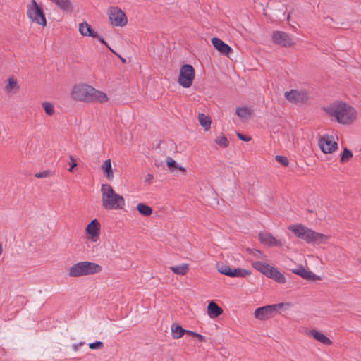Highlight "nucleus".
<instances>
[{
  "label": "nucleus",
  "instance_id": "obj_23",
  "mask_svg": "<svg viewBox=\"0 0 361 361\" xmlns=\"http://www.w3.org/2000/svg\"><path fill=\"white\" fill-rule=\"evenodd\" d=\"M269 278H271L276 281V282L279 283H285L286 280V277L283 274L279 272L277 269L274 268V267L270 270V273L268 276Z\"/></svg>",
  "mask_w": 361,
  "mask_h": 361
},
{
  "label": "nucleus",
  "instance_id": "obj_13",
  "mask_svg": "<svg viewBox=\"0 0 361 361\" xmlns=\"http://www.w3.org/2000/svg\"><path fill=\"white\" fill-rule=\"evenodd\" d=\"M321 150L325 153H331L337 148V143L328 135L324 136L319 141Z\"/></svg>",
  "mask_w": 361,
  "mask_h": 361
},
{
  "label": "nucleus",
  "instance_id": "obj_2",
  "mask_svg": "<svg viewBox=\"0 0 361 361\" xmlns=\"http://www.w3.org/2000/svg\"><path fill=\"white\" fill-rule=\"evenodd\" d=\"M326 112L342 124H350L356 118L355 110L345 103H334L325 109Z\"/></svg>",
  "mask_w": 361,
  "mask_h": 361
},
{
  "label": "nucleus",
  "instance_id": "obj_14",
  "mask_svg": "<svg viewBox=\"0 0 361 361\" xmlns=\"http://www.w3.org/2000/svg\"><path fill=\"white\" fill-rule=\"evenodd\" d=\"M100 231V224L97 219L92 220L87 226L86 232L89 235L90 239L92 241H97Z\"/></svg>",
  "mask_w": 361,
  "mask_h": 361
},
{
  "label": "nucleus",
  "instance_id": "obj_32",
  "mask_svg": "<svg viewBox=\"0 0 361 361\" xmlns=\"http://www.w3.org/2000/svg\"><path fill=\"white\" fill-rule=\"evenodd\" d=\"M236 114L240 118H247L250 116L251 111L247 107H238L236 109Z\"/></svg>",
  "mask_w": 361,
  "mask_h": 361
},
{
  "label": "nucleus",
  "instance_id": "obj_19",
  "mask_svg": "<svg viewBox=\"0 0 361 361\" xmlns=\"http://www.w3.org/2000/svg\"><path fill=\"white\" fill-rule=\"evenodd\" d=\"M309 334L313 336L314 339L317 340L318 341L321 342L323 344L329 345H331L332 343L331 341L323 333L318 331L315 329L310 330L309 331Z\"/></svg>",
  "mask_w": 361,
  "mask_h": 361
},
{
  "label": "nucleus",
  "instance_id": "obj_18",
  "mask_svg": "<svg viewBox=\"0 0 361 361\" xmlns=\"http://www.w3.org/2000/svg\"><path fill=\"white\" fill-rule=\"evenodd\" d=\"M79 32L82 36L98 37L97 32L93 30L91 25L85 21L79 24Z\"/></svg>",
  "mask_w": 361,
  "mask_h": 361
},
{
  "label": "nucleus",
  "instance_id": "obj_29",
  "mask_svg": "<svg viewBox=\"0 0 361 361\" xmlns=\"http://www.w3.org/2000/svg\"><path fill=\"white\" fill-rule=\"evenodd\" d=\"M137 209L143 216H149L152 214V209L143 203H139L137 205Z\"/></svg>",
  "mask_w": 361,
  "mask_h": 361
},
{
  "label": "nucleus",
  "instance_id": "obj_38",
  "mask_svg": "<svg viewBox=\"0 0 361 361\" xmlns=\"http://www.w3.org/2000/svg\"><path fill=\"white\" fill-rule=\"evenodd\" d=\"M90 349H102L104 347V343L102 341H96L89 344Z\"/></svg>",
  "mask_w": 361,
  "mask_h": 361
},
{
  "label": "nucleus",
  "instance_id": "obj_45",
  "mask_svg": "<svg viewBox=\"0 0 361 361\" xmlns=\"http://www.w3.org/2000/svg\"><path fill=\"white\" fill-rule=\"evenodd\" d=\"M185 334L191 335V336H195V337L196 335H197V333L192 331H189V330H185Z\"/></svg>",
  "mask_w": 361,
  "mask_h": 361
},
{
  "label": "nucleus",
  "instance_id": "obj_35",
  "mask_svg": "<svg viewBox=\"0 0 361 361\" xmlns=\"http://www.w3.org/2000/svg\"><path fill=\"white\" fill-rule=\"evenodd\" d=\"M215 142L221 147H226L228 145V139L225 135L216 137L215 140Z\"/></svg>",
  "mask_w": 361,
  "mask_h": 361
},
{
  "label": "nucleus",
  "instance_id": "obj_41",
  "mask_svg": "<svg viewBox=\"0 0 361 361\" xmlns=\"http://www.w3.org/2000/svg\"><path fill=\"white\" fill-rule=\"evenodd\" d=\"M237 136L240 140H241L243 141L248 142L251 140L250 137L245 136L240 133H237Z\"/></svg>",
  "mask_w": 361,
  "mask_h": 361
},
{
  "label": "nucleus",
  "instance_id": "obj_43",
  "mask_svg": "<svg viewBox=\"0 0 361 361\" xmlns=\"http://www.w3.org/2000/svg\"><path fill=\"white\" fill-rule=\"evenodd\" d=\"M97 38L98 39V40H99L101 43H102V44H105V45H106V47H108V48H109V49L112 52H114V51H113V50H112V49L109 47V45L107 44V43L106 42V41L104 39V38H103V37H99V36L98 35V37H97Z\"/></svg>",
  "mask_w": 361,
  "mask_h": 361
},
{
  "label": "nucleus",
  "instance_id": "obj_39",
  "mask_svg": "<svg viewBox=\"0 0 361 361\" xmlns=\"http://www.w3.org/2000/svg\"><path fill=\"white\" fill-rule=\"evenodd\" d=\"M69 158H70V160H71V163H70V168L68 169V171L70 172H72L73 168L77 166V161H76L75 159H74L72 155H70Z\"/></svg>",
  "mask_w": 361,
  "mask_h": 361
},
{
  "label": "nucleus",
  "instance_id": "obj_31",
  "mask_svg": "<svg viewBox=\"0 0 361 361\" xmlns=\"http://www.w3.org/2000/svg\"><path fill=\"white\" fill-rule=\"evenodd\" d=\"M250 274V271L247 269L241 268L233 269L232 275L231 277H245Z\"/></svg>",
  "mask_w": 361,
  "mask_h": 361
},
{
  "label": "nucleus",
  "instance_id": "obj_20",
  "mask_svg": "<svg viewBox=\"0 0 361 361\" xmlns=\"http://www.w3.org/2000/svg\"><path fill=\"white\" fill-rule=\"evenodd\" d=\"M207 313L210 318H216L223 313V310L214 302H210L207 306Z\"/></svg>",
  "mask_w": 361,
  "mask_h": 361
},
{
  "label": "nucleus",
  "instance_id": "obj_16",
  "mask_svg": "<svg viewBox=\"0 0 361 361\" xmlns=\"http://www.w3.org/2000/svg\"><path fill=\"white\" fill-rule=\"evenodd\" d=\"M293 273L299 275L302 278L311 281H316L319 279V277L312 273L310 271L305 269L303 266H300L299 267L294 269L292 270Z\"/></svg>",
  "mask_w": 361,
  "mask_h": 361
},
{
  "label": "nucleus",
  "instance_id": "obj_1",
  "mask_svg": "<svg viewBox=\"0 0 361 361\" xmlns=\"http://www.w3.org/2000/svg\"><path fill=\"white\" fill-rule=\"evenodd\" d=\"M72 97L78 101L100 103L106 102L109 99L107 95L93 87L87 84H79L73 87Z\"/></svg>",
  "mask_w": 361,
  "mask_h": 361
},
{
  "label": "nucleus",
  "instance_id": "obj_21",
  "mask_svg": "<svg viewBox=\"0 0 361 361\" xmlns=\"http://www.w3.org/2000/svg\"><path fill=\"white\" fill-rule=\"evenodd\" d=\"M55 4L59 8L65 12H71L73 11V5L70 0H50Z\"/></svg>",
  "mask_w": 361,
  "mask_h": 361
},
{
  "label": "nucleus",
  "instance_id": "obj_37",
  "mask_svg": "<svg viewBox=\"0 0 361 361\" xmlns=\"http://www.w3.org/2000/svg\"><path fill=\"white\" fill-rule=\"evenodd\" d=\"M276 160L281 164L283 166H287L288 164V160L287 157L284 156L277 155L275 157Z\"/></svg>",
  "mask_w": 361,
  "mask_h": 361
},
{
  "label": "nucleus",
  "instance_id": "obj_26",
  "mask_svg": "<svg viewBox=\"0 0 361 361\" xmlns=\"http://www.w3.org/2000/svg\"><path fill=\"white\" fill-rule=\"evenodd\" d=\"M198 121L200 124L205 130H208L210 128L211 119L208 116H206L204 114H199Z\"/></svg>",
  "mask_w": 361,
  "mask_h": 361
},
{
  "label": "nucleus",
  "instance_id": "obj_8",
  "mask_svg": "<svg viewBox=\"0 0 361 361\" xmlns=\"http://www.w3.org/2000/svg\"><path fill=\"white\" fill-rule=\"evenodd\" d=\"M195 78V69L189 64L183 65L180 69V75L178 77V83L185 88L190 87Z\"/></svg>",
  "mask_w": 361,
  "mask_h": 361
},
{
  "label": "nucleus",
  "instance_id": "obj_34",
  "mask_svg": "<svg viewBox=\"0 0 361 361\" xmlns=\"http://www.w3.org/2000/svg\"><path fill=\"white\" fill-rule=\"evenodd\" d=\"M42 105L47 115L52 116L54 114V106L51 103L49 102H42Z\"/></svg>",
  "mask_w": 361,
  "mask_h": 361
},
{
  "label": "nucleus",
  "instance_id": "obj_46",
  "mask_svg": "<svg viewBox=\"0 0 361 361\" xmlns=\"http://www.w3.org/2000/svg\"><path fill=\"white\" fill-rule=\"evenodd\" d=\"M3 251H4V249H3V245H2V243L0 242V256L2 255Z\"/></svg>",
  "mask_w": 361,
  "mask_h": 361
},
{
  "label": "nucleus",
  "instance_id": "obj_25",
  "mask_svg": "<svg viewBox=\"0 0 361 361\" xmlns=\"http://www.w3.org/2000/svg\"><path fill=\"white\" fill-rule=\"evenodd\" d=\"M185 329L177 324H173L171 326V334L173 338H180L185 334Z\"/></svg>",
  "mask_w": 361,
  "mask_h": 361
},
{
  "label": "nucleus",
  "instance_id": "obj_47",
  "mask_svg": "<svg viewBox=\"0 0 361 361\" xmlns=\"http://www.w3.org/2000/svg\"><path fill=\"white\" fill-rule=\"evenodd\" d=\"M74 348H75V350H77V346H76V345H75V346H74Z\"/></svg>",
  "mask_w": 361,
  "mask_h": 361
},
{
  "label": "nucleus",
  "instance_id": "obj_12",
  "mask_svg": "<svg viewBox=\"0 0 361 361\" xmlns=\"http://www.w3.org/2000/svg\"><path fill=\"white\" fill-rule=\"evenodd\" d=\"M273 41L281 47H290L293 42L290 35L282 31H276L272 35Z\"/></svg>",
  "mask_w": 361,
  "mask_h": 361
},
{
  "label": "nucleus",
  "instance_id": "obj_22",
  "mask_svg": "<svg viewBox=\"0 0 361 361\" xmlns=\"http://www.w3.org/2000/svg\"><path fill=\"white\" fill-rule=\"evenodd\" d=\"M20 89V85L18 82L17 79L13 76H11L8 78V83L6 85V90L9 93H16Z\"/></svg>",
  "mask_w": 361,
  "mask_h": 361
},
{
  "label": "nucleus",
  "instance_id": "obj_40",
  "mask_svg": "<svg viewBox=\"0 0 361 361\" xmlns=\"http://www.w3.org/2000/svg\"><path fill=\"white\" fill-rule=\"evenodd\" d=\"M50 172L49 171H44L39 173H35V176L37 178H43L49 176Z\"/></svg>",
  "mask_w": 361,
  "mask_h": 361
},
{
  "label": "nucleus",
  "instance_id": "obj_33",
  "mask_svg": "<svg viewBox=\"0 0 361 361\" xmlns=\"http://www.w3.org/2000/svg\"><path fill=\"white\" fill-rule=\"evenodd\" d=\"M247 252L257 259H265L267 258V256L259 250L247 248Z\"/></svg>",
  "mask_w": 361,
  "mask_h": 361
},
{
  "label": "nucleus",
  "instance_id": "obj_7",
  "mask_svg": "<svg viewBox=\"0 0 361 361\" xmlns=\"http://www.w3.org/2000/svg\"><path fill=\"white\" fill-rule=\"evenodd\" d=\"M27 15L28 18L34 23L45 27L47 20L42 8L37 4L35 0H32L27 5Z\"/></svg>",
  "mask_w": 361,
  "mask_h": 361
},
{
  "label": "nucleus",
  "instance_id": "obj_10",
  "mask_svg": "<svg viewBox=\"0 0 361 361\" xmlns=\"http://www.w3.org/2000/svg\"><path fill=\"white\" fill-rule=\"evenodd\" d=\"M284 96L288 101L294 104L304 103L309 98L307 92L297 90L286 92Z\"/></svg>",
  "mask_w": 361,
  "mask_h": 361
},
{
  "label": "nucleus",
  "instance_id": "obj_3",
  "mask_svg": "<svg viewBox=\"0 0 361 361\" xmlns=\"http://www.w3.org/2000/svg\"><path fill=\"white\" fill-rule=\"evenodd\" d=\"M101 195L102 206L106 210L123 209L125 206L124 198L122 195L116 193L109 184H102Z\"/></svg>",
  "mask_w": 361,
  "mask_h": 361
},
{
  "label": "nucleus",
  "instance_id": "obj_42",
  "mask_svg": "<svg viewBox=\"0 0 361 361\" xmlns=\"http://www.w3.org/2000/svg\"><path fill=\"white\" fill-rule=\"evenodd\" d=\"M154 179V176L151 173H148L145 178V183L150 184Z\"/></svg>",
  "mask_w": 361,
  "mask_h": 361
},
{
  "label": "nucleus",
  "instance_id": "obj_36",
  "mask_svg": "<svg viewBox=\"0 0 361 361\" xmlns=\"http://www.w3.org/2000/svg\"><path fill=\"white\" fill-rule=\"evenodd\" d=\"M352 157H353L352 152L350 150H349L348 149L345 148L343 150V153L342 154L341 159V161L345 162L347 160H348L350 158H351Z\"/></svg>",
  "mask_w": 361,
  "mask_h": 361
},
{
  "label": "nucleus",
  "instance_id": "obj_5",
  "mask_svg": "<svg viewBox=\"0 0 361 361\" xmlns=\"http://www.w3.org/2000/svg\"><path fill=\"white\" fill-rule=\"evenodd\" d=\"M101 265L88 261L80 262L72 265L68 270L71 277H81L94 275L102 271Z\"/></svg>",
  "mask_w": 361,
  "mask_h": 361
},
{
  "label": "nucleus",
  "instance_id": "obj_30",
  "mask_svg": "<svg viewBox=\"0 0 361 361\" xmlns=\"http://www.w3.org/2000/svg\"><path fill=\"white\" fill-rule=\"evenodd\" d=\"M217 270L219 273L224 274L227 276H231L233 269H231L228 265L224 264H217Z\"/></svg>",
  "mask_w": 361,
  "mask_h": 361
},
{
  "label": "nucleus",
  "instance_id": "obj_11",
  "mask_svg": "<svg viewBox=\"0 0 361 361\" xmlns=\"http://www.w3.org/2000/svg\"><path fill=\"white\" fill-rule=\"evenodd\" d=\"M259 241L268 247H282L285 242L281 239H276L271 233L261 232L258 235Z\"/></svg>",
  "mask_w": 361,
  "mask_h": 361
},
{
  "label": "nucleus",
  "instance_id": "obj_24",
  "mask_svg": "<svg viewBox=\"0 0 361 361\" xmlns=\"http://www.w3.org/2000/svg\"><path fill=\"white\" fill-rule=\"evenodd\" d=\"M102 169L109 180H112L114 178V173L111 167V159H109L104 161L102 166Z\"/></svg>",
  "mask_w": 361,
  "mask_h": 361
},
{
  "label": "nucleus",
  "instance_id": "obj_17",
  "mask_svg": "<svg viewBox=\"0 0 361 361\" xmlns=\"http://www.w3.org/2000/svg\"><path fill=\"white\" fill-rule=\"evenodd\" d=\"M252 266L258 271L261 272L264 275L268 277L270 270L272 269V266L269 265L267 262L261 261H252Z\"/></svg>",
  "mask_w": 361,
  "mask_h": 361
},
{
  "label": "nucleus",
  "instance_id": "obj_15",
  "mask_svg": "<svg viewBox=\"0 0 361 361\" xmlns=\"http://www.w3.org/2000/svg\"><path fill=\"white\" fill-rule=\"evenodd\" d=\"M213 46L222 54L228 56L233 52L232 48L224 42L221 39L217 37L212 39Z\"/></svg>",
  "mask_w": 361,
  "mask_h": 361
},
{
  "label": "nucleus",
  "instance_id": "obj_4",
  "mask_svg": "<svg viewBox=\"0 0 361 361\" xmlns=\"http://www.w3.org/2000/svg\"><path fill=\"white\" fill-rule=\"evenodd\" d=\"M288 230L292 231L295 236L305 240L307 243H324L328 239V236L312 231V229L302 225L295 224L288 227Z\"/></svg>",
  "mask_w": 361,
  "mask_h": 361
},
{
  "label": "nucleus",
  "instance_id": "obj_6",
  "mask_svg": "<svg viewBox=\"0 0 361 361\" xmlns=\"http://www.w3.org/2000/svg\"><path fill=\"white\" fill-rule=\"evenodd\" d=\"M290 303L281 302L261 307L255 310V317L259 320H267L279 314V310L283 307H290Z\"/></svg>",
  "mask_w": 361,
  "mask_h": 361
},
{
  "label": "nucleus",
  "instance_id": "obj_28",
  "mask_svg": "<svg viewBox=\"0 0 361 361\" xmlns=\"http://www.w3.org/2000/svg\"><path fill=\"white\" fill-rule=\"evenodd\" d=\"M166 162L171 172H173L176 169H179L180 171H181L183 172L185 171V168H183L180 166H178V164L176 163V161L175 160H173L170 157H168L166 159Z\"/></svg>",
  "mask_w": 361,
  "mask_h": 361
},
{
  "label": "nucleus",
  "instance_id": "obj_44",
  "mask_svg": "<svg viewBox=\"0 0 361 361\" xmlns=\"http://www.w3.org/2000/svg\"><path fill=\"white\" fill-rule=\"evenodd\" d=\"M195 337H197V339L199 340V341H200V342L205 341V338L203 336H202L201 334H197V335H196Z\"/></svg>",
  "mask_w": 361,
  "mask_h": 361
},
{
  "label": "nucleus",
  "instance_id": "obj_9",
  "mask_svg": "<svg viewBox=\"0 0 361 361\" xmlns=\"http://www.w3.org/2000/svg\"><path fill=\"white\" fill-rule=\"evenodd\" d=\"M109 19L114 26L123 27L128 23L125 13L117 6H111L107 11Z\"/></svg>",
  "mask_w": 361,
  "mask_h": 361
},
{
  "label": "nucleus",
  "instance_id": "obj_27",
  "mask_svg": "<svg viewBox=\"0 0 361 361\" xmlns=\"http://www.w3.org/2000/svg\"><path fill=\"white\" fill-rule=\"evenodd\" d=\"M170 269L176 274L184 276L188 270V264H182L178 266H172L170 267Z\"/></svg>",
  "mask_w": 361,
  "mask_h": 361
}]
</instances>
